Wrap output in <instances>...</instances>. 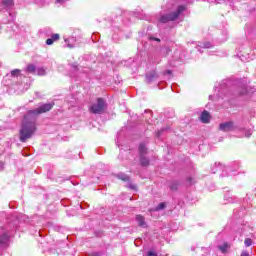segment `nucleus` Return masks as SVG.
Returning a JSON list of instances; mask_svg holds the SVG:
<instances>
[{
  "label": "nucleus",
  "instance_id": "nucleus-1",
  "mask_svg": "<svg viewBox=\"0 0 256 256\" xmlns=\"http://www.w3.org/2000/svg\"><path fill=\"white\" fill-rule=\"evenodd\" d=\"M54 106V102L40 104L38 108L29 110L26 113L19 134V140L21 141V143H26L27 139H31L33 137V134L37 130V128L35 127L37 117H39V115H43V113H48V111H51Z\"/></svg>",
  "mask_w": 256,
  "mask_h": 256
},
{
  "label": "nucleus",
  "instance_id": "nucleus-2",
  "mask_svg": "<svg viewBox=\"0 0 256 256\" xmlns=\"http://www.w3.org/2000/svg\"><path fill=\"white\" fill-rule=\"evenodd\" d=\"M239 169V162L235 161L232 162L228 167L223 166L221 163H215L211 169L212 173H217L219 171H222L221 177H227V171L230 173L233 171H237Z\"/></svg>",
  "mask_w": 256,
  "mask_h": 256
},
{
  "label": "nucleus",
  "instance_id": "nucleus-3",
  "mask_svg": "<svg viewBox=\"0 0 256 256\" xmlns=\"http://www.w3.org/2000/svg\"><path fill=\"white\" fill-rule=\"evenodd\" d=\"M107 111V100L104 98H97L89 107V112L93 115H103Z\"/></svg>",
  "mask_w": 256,
  "mask_h": 256
},
{
  "label": "nucleus",
  "instance_id": "nucleus-4",
  "mask_svg": "<svg viewBox=\"0 0 256 256\" xmlns=\"http://www.w3.org/2000/svg\"><path fill=\"white\" fill-rule=\"evenodd\" d=\"M139 163L141 167H149L151 159H149V148L145 143H140L138 146Z\"/></svg>",
  "mask_w": 256,
  "mask_h": 256
},
{
  "label": "nucleus",
  "instance_id": "nucleus-5",
  "mask_svg": "<svg viewBox=\"0 0 256 256\" xmlns=\"http://www.w3.org/2000/svg\"><path fill=\"white\" fill-rule=\"evenodd\" d=\"M185 11L184 6H178L177 10L168 14H163L159 17V23H169V21H177L179 15Z\"/></svg>",
  "mask_w": 256,
  "mask_h": 256
},
{
  "label": "nucleus",
  "instance_id": "nucleus-6",
  "mask_svg": "<svg viewBox=\"0 0 256 256\" xmlns=\"http://www.w3.org/2000/svg\"><path fill=\"white\" fill-rule=\"evenodd\" d=\"M219 129H220V131L229 133V131H237V129H239V128L237 127V125H235V122L228 121V122L221 123L219 125Z\"/></svg>",
  "mask_w": 256,
  "mask_h": 256
},
{
  "label": "nucleus",
  "instance_id": "nucleus-7",
  "mask_svg": "<svg viewBox=\"0 0 256 256\" xmlns=\"http://www.w3.org/2000/svg\"><path fill=\"white\" fill-rule=\"evenodd\" d=\"M159 79V74L155 70L146 74V83H153V81H157Z\"/></svg>",
  "mask_w": 256,
  "mask_h": 256
},
{
  "label": "nucleus",
  "instance_id": "nucleus-8",
  "mask_svg": "<svg viewBox=\"0 0 256 256\" xmlns=\"http://www.w3.org/2000/svg\"><path fill=\"white\" fill-rule=\"evenodd\" d=\"M66 46L70 49H73V47H77V38L75 37H69L64 39Z\"/></svg>",
  "mask_w": 256,
  "mask_h": 256
},
{
  "label": "nucleus",
  "instance_id": "nucleus-9",
  "mask_svg": "<svg viewBox=\"0 0 256 256\" xmlns=\"http://www.w3.org/2000/svg\"><path fill=\"white\" fill-rule=\"evenodd\" d=\"M201 123H209L211 121V114L207 110H204L200 115Z\"/></svg>",
  "mask_w": 256,
  "mask_h": 256
},
{
  "label": "nucleus",
  "instance_id": "nucleus-10",
  "mask_svg": "<svg viewBox=\"0 0 256 256\" xmlns=\"http://www.w3.org/2000/svg\"><path fill=\"white\" fill-rule=\"evenodd\" d=\"M9 245V236L7 233L0 235V247H7Z\"/></svg>",
  "mask_w": 256,
  "mask_h": 256
},
{
  "label": "nucleus",
  "instance_id": "nucleus-11",
  "mask_svg": "<svg viewBox=\"0 0 256 256\" xmlns=\"http://www.w3.org/2000/svg\"><path fill=\"white\" fill-rule=\"evenodd\" d=\"M26 73L37 75V66H35V64H28L26 67Z\"/></svg>",
  "mask_w": 256,
  "mask_h": 256
},
{
  "label": "nucleus",
  "instance_id": "nucleus-12",
  "mask_svg": "<svg viewBox=\"0 0 256 256\" xmlns=\"http://www.w3.org/2000/svg\"><path fill=\"white\" fill-rule=\"evenodd\" d=\"M243 95H247V86L242 85L238 88L237 93L235 94V97H243Z\"/></svg>",
  "mask_w": 256,
  "mask_h": 256
},
{
  "label": "nucleus",
  "instance_id": "nucleus-13",
  "mask_svg": "<svg viewBox=\"0 0 256 256\" xmlns=\"http://www.w3.org/2000/svg\"><path fill=\"white\" fill-rule=\"evenodd\" d=\"M136 221H137L139 227H142L144 229H145V227H147V222H145V217H143L141 215H137Z\"/></svg>",
  "mask_w": 256,
  "mask_h": 256
},
{
  "label": "nucleus",
  "instance_id": "nucleus-14",
  "mask_svg": "<svg viewBox=\"0 0 256 256\" xmlns=\"http://www.w3.org/2000/svg\"><path fill=\"white\" fill-rule=\"evenodd\" d=\"M60 37L61 36L59 34H53L51 36V38H48L46 40V45H53V43H55V41H59Z\"/></svg>",
  "mask_w": 256,
  "mask_h": 256
},
{
  "label": "nucleus",
  "instance_id": "nucleus-15",
  "mask_svg": "<svg viewBox=\"0 0 256 256\" xmlns=\"http://www.w3.org/2000/svg\"><path fill=\"white\" fill-rule=\"evenodd\" d=\"M224 201H226V203H235V201H237V197L231 195V193H226L224 195Z\"/></svg>",
  "mask_w": 256,
  "mask_h": 256
},
{
  "label": "nucleus",
  "instance_id": "nucleus-16",
  "mask_svg": "<svg viewBox=\"0 0 256 256\" xmlns=\"http://www.w3.org/2000/svg\"><path fill=\"white\" fill-rule=\"evenodd\" d=\"M169 189L170 191H177V189H179V181L173 180L172 182H170Z\"/></svg>",
  "mask_w": 256,
  "mask_h": 256
},
{
  "label": "nucleus",
  "instance_id": "nucleus-17",
  "mask_svg": "<svg viewBox=\"0 0 256 256\" xmlns=\"http://www.w3.org/2000/svg\"><path fill=\"white\" fill-rule=\"evenodd\" d=\"M231 246L229 245V243L225 242L222 245L218 246L219 251H221V253H227V251L229 250Z\"/></svg>",
  "mask_w": 256,
  "mask_h": 256
},
{
  "label": "nucleus",
  "instance_id": "nucleus-18",
  "mask_svg": "<svg viewBox=\"0 0 256 256\" xmlns=\"http://www.w3.org/2000/svg\"><path fill=\"white\" fill-rule=\"evenodd\" d=\"M19 75H21V70L20 69H15L11 71V74H7L6 77H19Z\"/></svg>",
  "mask_w": 256,
  "mask_h": 256
},
{
  "label": "nucleus",
  "instance_id": "nucleus-19",
  "mask_svg": "<svg viewBox=\"0 0 256 256\" xmlns=\"http://www.w3.org/2000/svg\"><path fill=\"white\" fill-rule=\"evenodd\" d=\"M198 47H201L202 49H211L213 45L210 42H204V43H200Z\"/></svg>",
  "mask_w": 256,
  "mask_h": 256
},
{
  "label": "nucleus",
  "instance_id": "nucleus-20",
  "mask_svg": "<svg viewBox=\"0 0 256 256\" xmlns=\"http://www.w3.org/2000/svg\"><path fill=\"white\" fill-rule=\"evenodd\" d=\"M118 179H121V181H129V176L125 173H119L117 174Z\"/></svg>",
  "mask_w": 256,
  "mask_h": 256
},
{
  "label": "nucleus",
  "instance_id": "nucleus-21",
  "mask_svg": "<svg viewBox=\"0 0 256 256\" xmlns=\"http://www.w3.org/2000/svg\"><path fill=\"white\" fill-rule=\"evenodd\" d=\"M2 3L4 7H13V0H3Z\"/></svg>",
  "mask_w": 256,
  "mask_h": 256
},
{
  "label": "nucleus",
  "instance_id": "nucleus-22",
  "mask_svg": "<svg viewBox=\"0 0 256 256\" xmlns=\"http://www.w3.org/2000/svg\"><path fill=\"white\" fill-rule=\"evenodd\" d=\"M165 207H167V204L165 202H161L160 204H158V206L156 207V211H163V209H165Z\"/></svg>",
  "mask_w": 256,
  "mask_h": 256
},
{
  "label": "nucleus",
  "instance_id": "nucleus-23",
  "mask_svg": "<svg viewBox=\"0 0 256 256\" xmlns=\"http://www.w3.org/2000/svg\"><path fill=\"white\" fill-rule=\"evenodd\" d=\"M45 74H46V72H45L44 68H36V75L43 76Z\"/></svg>",
  "mask_w": 256,
  "mask_h": 256
},
{
  "label": "nucleus",
  "instance_id": "nucleus-24",
  "mask_svg": "<svg viewBox=\"0 0 256 256\" xmlns=\"http://www.w3.org/2000/svg\"><path fill=\"white\" fill-rule=\"evenodd\" d=\"M186 183H187L188 185H195V183H196L195 178H193V177H187Z\"/></svg>",
  "mask_w": 256,
  "mask_h": 256
},
{
  "label": "nucleus",
  "instance_id": "nucleus-25",
  "mask_svg": "<svg viewBox=\"0 0 256 256\" xmlns=\"http://www.w3.org/2000/svg\"><path fill=\"white\" fill-rule=\"evenodd\" d=\"M169 127H165L160 129L157 133H156V137H161V135H163L164 131H168Z\"/></svg>",
  "mask_w": 256,
  "mask_h": 256
},
{
  "label": "nucleus",
  "instance_id": "nucleus-26",
  "mask_svg": "<svg viewBox=\"0 0 256 256\" xmlns=\"http://www.w3.org/2000/svg\"><path fill=\"white\" fill-rule=\"evenodd\" d=\"M244 244L246 245V247H251V245H253V241L251 240V238H246L244 240Z\"/></svg>",
  "mask_w": 256,
  "mask_h": 256
},
{
  "label": "nucleus",
  "instance_id": "nucleus-27",
  "mask_svg": "<svg viewBox=\"0 0 256 256\" xmlns=\"http://www.w3.org/2000/svg\"><path fill=\"white\" fill-rule=\"evenodd\" d=\"M251 135H253V130H246L245 131V137L249 138V137H251Z\"/></svg>",
  "mask_w": 256,
  "mask_h": 256
},
{
  "label": "nucleus",
  "instance_id": "nucleus-28",
  "mask_svg": "<svg viewBox=\"0 0 256 256\" xmlns=\"http://www.w3.org/2000/svg\"><path fill=\"white\" fill-rule=\"evenodd\" d=\"M72 69H74V71H79V66L77 64H71Z\"/></svg>",
  "mask_w": 256,
  "mask_h": 256
},
{
  "label": "nucleus",
  "instance_id": "nucleus-29",
  "mask_svg": "<svg viewBox=\"0 0 256 256\" xmlns=\"http://www.w3.org/2000/svg\"><path fill=\"white\" fill-rule=\"evenodd\" d=\"M150 41H157L158 43H161V39L155 37H150Z\"/></svg>",
  "mask_w": 256,
  "mask_h": 256
},
{
  "label": "nucleus",
  "instance_id": "nucleus-30",
  "mask_svg": "<svg viewBox=\"0 0 256 256\" xmlns=\"http://www.w3.org/2000/svg\"><path fill=\"white\" fill-rule=\"evenodd\" d=\"M164 52L166 53V55H169V53H171V48L169 47L164 48Z\"/></svg>",
  "mask_w": 256,
  "mask_h": 256
},
{
  "label": "nucleus",
  "instance_id": "nucleus-31",
  "mask_svg": "<svg viewBox=\"0 0 256 256\" xmlns=\"http://www.w3.org/2000/svg\"><path fill=\"white\" fill-rule=\"evenodd\" d=\"M145 113H149L148 115L149 119L153 117V112H151V110H145Z\"/></svg>",
  "mask_w": 256,
  "mask_h": 256
},
{
  "label": "nucleus",
  "instance_id": "nucleus-32",
  "mask_svg": "<svg viewBox=\"0 0 256 256\" xmlns=\"http://www.w3.org/2000/svg\"><path fill=\"white\" fill-rule=\"evenodd\" d=\"M147 256H157V253L153 252V251H149L147 253Z\"/></svg>",
  "mask_w": 256,
  "mask_h": 256
},
{
  "label": "nucleus",
  "instance_id": "nucleus-33",
  "mask_svg": "<svg viewBox=\"0 0 256 256\" xmlns=\"http://www.w3.org/2000/svg\"><path fill=\"white\" fill-rule=\"evenodd\" d=\"M89 256H101V253H99V252H94V253L90 254Z\"/></svg>",
  "mask_w": 256,
  "mask_h": 256
},
{
  "label": "nucleus",
  "instance_id": "nucleus-34",
  "mask_svg": "<svg viewBox=\"0 0 256 256\" xmlns=\"http://www.w3.org/2000/svg\"><path fill=\"white\" fill-rule=\"evenodd\" d=\"M67 0H56V3H61V4H63V3H65Z\"/></svg>",
  "mask_w": 256,
  "mask_h": 256
},
{
  "label": "nucleus",
  "instance_id": "nucleus-35",
  "mask_svg": "<svg viewBox=\"0 0 256 256\" xmlns=\"http://www.w3.org/2000/svg\"><path fill=\"white\" fill-rule=\"evenodd\" d=\"M4 164L3 162H0V171H3Z\"/></svg>",
  "mask_w": 256,
  "mask_h": 256
},
{
  "label": "nucleus",
  "instance_id": "nucleus-36",
  "mask_svg": "<svg viewBox=\"0 0 256 256\" xmlns=\"http://www.w3.org/2000/svg\"><path fill=\"white\" fill-rule=\"evenodd\" d=\"M240 256H249L248 252H242V254Z\"/></svg>",
  "mask_w": 256,
  "mask_h": 256
},
{
  "label": "nucleus",
  "instance_id": "nucleus-37",
  "mask_svg": "<svg viewBox=\"0 0 256 256\" xmlns=\"http://www.w3.org/2000/svg\"><path fill=\"white\" fill-rule=\"evenodd\" d=\"M167 75H171V70L166 71Z\"/></svg>",
  "mask_w": 256,
  "mask_h": 256
}]
</instances>
